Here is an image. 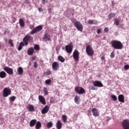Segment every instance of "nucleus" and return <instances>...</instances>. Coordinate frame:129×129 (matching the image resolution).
Masks as SVG:
<instances>
[{"instance_id": "f257e3e1", "label": "nucleus", "mask_w": 129, "mask_h": 129, "mask_svg": "<svg viewBox=\"0 0 129 129\" xmlns=\"http://www.w3.org/2000/svg\"><path fill=\"white\" fill-rule=\"evenodd\" d=\"M111 45L112 48L116 50H121V49H122V43L119 41L113 40L111 42Z\"/></svg>"}, {"instance_id": "f03ea898", "label": "nucleus", "mask_w": 129, "mask_h": 129, "mask_svg": "<svg viewBox=\"0 0 129 129\" xmlns=\"http://www.w3.org/2000/svg\"><path fill=\"white\" fill-rule=\"evenodd\" d=\"M23 43L25 46H28L29 43H32L34 41V38L31 35H26L23 38Z\"/></svg>"}, {"instance_id": "7ed1b4c3", "label": "nucleus", "mask_w": 129, "mask_h": 129, "mask_svg": "<svg viewBox=\"0 0 129 129\" xmlns=\"http://www.w3.org/2000/svg\"><path fill=\"white\" fill-rule=\"evenodd\" d=\"M86 52L88 55V56H92L94 55V51L93 50V48L91 46L88 45L86 47Z\"/></svg>"}, {"instance_id": "20e7f679", "label": "nucleus", "mask_w": 129, "mask_h": 129, "mask_svg": "<svg viewBox=\"0 0 129 129\" xmlns=\"http://www.w3.org/2000/svg\"><path fill=\"white\" fill-rule=\"evenodd\" d=\"M75 91L78 94H84L86 92V91L84 90V89L80 86H76L75 88Z\"/></svg>"}, {"instance_id": "39448f33", "label": "nucleus", "mask_w": 129, "mask_h": 129, "mask_svg": "<svg viewBox=\"0 0 129 129\" xmlns=\"http://www.w3.org/2000/svg\"><path fill=\"white\" fill-rule=\"evenodd\" d=\"M74 25L76 29H77L78 31H80V32H82V31H83V25H82V24H81L80 22L78 21H76Z\"/></svg>"}, {"instance_id": "423d86ee", "label": "nucleus", "mask_w": 129, "mask_h": 129, "mask_svg": "<svg viewBox=\"0 0 129 129\" xmlns=\"http://www.w3.org/2000/svg\"><path fill=\"white\" fill-rule=\"evenodd\" d=\"M66 51L69 54H71L72 51H73V43L70 42L69 45H67L65 47Z\"/></svg>"}, {"instance_id": "0eeeda50", "label": "nucleus", "mask_w": 129, "mask_h": 129, "mask_svg": "<svg viewBox=\"0 0 129 129\" xmlns=\"http://www.w3.org/2000/svg\"><path fill=\"white\" fill-rule=\"evenodd\" d=\"M11 94H12V91L10 88H5L3 90V96L4 97H8V96L11 95Z\"/></svg>"}, {"instance_id": "6e6552de", "label": "nucleus", "mask_w": 129, "mask_h": 129, "mask_svg": "<svg viewBox=\"0 0 129 129\" xmlns=\"http://www.w3.org/2000/svg\"><path fill=\"white\" fill-rule=\"evenodd\" d=\"M42 29H43L42 25H39L31 31V35H34V34L38 33V32H40V31H42Z\"/></svg>"}, {"instance_id": "1a4fd4ad", "label": "nucleus", "mask_w": 129, "mask_h": 129, "mask_svg": "<svg viewBox=\"0 0 129 129\" xmlns=\"http://www.w3.org/2000/svg\"><path fill=\"white\" fill-rule=\"evenodd\" d=\"M52 68L53 71H58L60 68V64L57 61H54L52 63Z\"/></svg>"}, {"instance_id": "9d476101", "label": "nucleus", "mask_w": 129, "mask_h": 129, "mask_svg": "<svg viewBox=\"0 0 129 129\" xmlns=\"http://www.w3.org/2000/svg\"><path fill=\"white\" fill-rule=\"evenodd\" d=\"M123 129H129V119H125L122 122Z\"/></svg>"}, {"instance_id": "9b49d317", "label": "nucleus", "mask_w": 129, "mask_h": 129, "mask_svg": "<svg viewBox=\"0 0 129 129\" xmlns=\"http://www.w3.org/2000/svg\"><path fill=\"white\" fill-rule=\"evenodd\" d=\"M73 57L75 61L79 60V52L77 50H75L73 53Z\"/></svg>"}, {"instance_id": "f8f14e48", "label": "nucleus", "mask_w": 129, "mask_h": 129, "mask_svg": "<svg viewBox=\"0 0 129 129\" xmlns=\"http://www.w3.org/2000/svg\"><path fill=\"white\" fill-rule=\"evenodd\" d=\"M4 70L8 74H9V75H13V74H14V70L12 68H9L8 67H5Z\"/></svg>"}, {"instance_id": "ddd939ff", "label": "nucleus", "mask_w": 129, "mask_h": 129, "mask_svg": "<svg viewBox=\"0 0 129 129\" xmlns=\"http://www.w3.org/2000/svg\"><path fill=\"white\" fill-rule=\"evenodd\" d=\"M93 84L95 87H103V84L102 83L99 81H95Z\"/></svg>"}, {"instance_id": "4468645a", "label": "nucleus", "mask_w": 129, "mask_h": 129, "mask_svg": "<svg viewBox=\"0 0 129 129\" xmlns=\"http://www.w3.org/2000/svg\"><path fill=\"white\" fill-rule=\"evenodd\" d=\"M38 99L40 102L42 103V104H43V105H46V100L45 99V98H44L43 96L39 95L38 96Z\"/></svg>"}, {"instance_id": "2eb2a0df", "label": "nucleus", "mask_w": 129, "mask_h": 129, "mask_svg": "<svg viewBox=\"0 0 129 129\" xmlns=\"http://www.w3.org/2000/svg\"><path fill=\"white\" fill-rule=\"evenodd\" d=\"M34 52H35V49L33 47H29L27 51V53L29 56H32L34 54Z\"/></svg>"}, {"instance_id": "dca6fc26", "label": "nucleus", "mask_w": 129, "mask_h": 129, "mask_svg": "<svg viewBox=\"0 0 129 129\" xmlns=\"http://www.w3.org/2000/svg\"><path fill=\"white\" fill-rule=\"evenodd\" d=\"M49 111V106L46 105L45 107L42 109L41 113L42 114H46Z\"/></svg>"}, {"instance_id": "f3484780", "label": "nucleus", "mask_w": 129, "mask_h": 129, "mask_svg": "<svg viewBox=\"0 0 129 129\" xmlns=\"http://www.w3.org/2000/svg\"><path fill=\"white\" fill-rule=\"evenodd\" d=\"M50 38L51 37L50 36V35H49L48 33H45L44 34L43 39V40H44V41H45V42H48V41H50Z\"/></svg>"}, {"instance_id": "a211bd4d", "label": "nucleus", "mask_w": 129, "mask_h": 129, "mask_svg": "<svg viewBox=\"0 0 129 129\" xmlns=\"http://www.w3.org/2000/svg\"><path fill=\"white\" fill-rule=\"evenodd\" d=\"M92 111L93 112V114L94 116H99V113L98 112V110L95 108H93L92 110Z\"/></svg>"}, {"instance_id": "6ab92c4d", "label": "nucleus", "mask_w": 129, "mask_h": 129, "mask_svg": "<svg viewBox=\"0 0 129 129\" xmlns=\"http://www.w3.org/2000/svg\"><path fill=\"white\" fill-rule=\"evenodd\" d=\"M37 123V120L36 119H32L30 121L29 124L31 127H33L36 125Z\"/></svg>"}, {"instance_id": "aec40b11", "label": "nucleus", "mask_w": 129, "mask_h": 129, "mask_svg": "<svg viewBox=\"0 0 129 129\" xmlns=\"http://www.w3.org/2000/svg\"><path fill=\"white\" fill-rule=\"evenodd\" d=\"M27 108L29 111H30V112H33L35 111V108L34 107V106H33V105L29 104Z\"/></svg>"}, {"instance_id": "412c9836", "label": "nucleus", "mask_w": 129, "mask_h": 129, "mask_svg": "<svg viewBox=\"0 0 129 129\" xmlns=\"http://www.w3.org/2000/svg\"><path fill=\"white\" fill-rule=\"evenodd\" d=\"M118 99L120 102H124V96L122 94L119 95L118 97Z\"/></svg>"}, {"instance_id": "4be33fe9", "label": "nucleus", "mask_w": 129, "mask_h": 129, "mask_svg": "<svg viewBox=\"0 0 129 129\" xmlns=\"http://www.w3.org/2000/svg\"><path fill=\"white\" fill-rule=\"evenodd\" d=\"M18 75H22L24 73V70L22 67H19L17 70Z\"/></svg>"}, {"instance_id": "5701e85b", "label": "nucleus", "mask_w": 129, "mask_h": 129, "mask_svg": "<svg viewBox=\"0 0 129 129\" xmlns=\"http://www.w3.org/2000/svg\"><path fill=\"white\" fill-rule=\"evenodd\" d=\"M7 77V73L4 71L0 72V78H6Z\"/></svg>"}, {"instance_id": "b1692460", "label": "nucleus", "mask_w": 129, "mask_h": 129, "mask_svg": "<svg viewBox=\"0 0 129 129\" xmlns=\"http://www.w3.org/2000/svg\"><path fill=\"white\" fill-rule=\"evenodd\" d=\"M41 126H42V123L40 121L36 122V124L35 125L36 129H40L41 128Z\"/></svg>"}, {"instance_id": "393cba45", "label": "nucleus", "mask_w": 129, "mask_h": 129, "mask_svg": "<svg viewBox=\"0 0 129 129\" xmlns=\"http://www.w3.org/2000/svg\"><path fill=\"white\" fill-rule=\"evenodd\" d=\"M19 24L21 27H25V22H24V20L23 19L20 18L19 19Z\"/></svg>"}, {"instance_id": "a878e982", "label": "nucleus", "mask_w": 129, "mask_h": 129, "mask_svg": "<svg viewBox=\"0 0 129 129\" xmlns=\"http://www.w3.org/2000/svg\"><path fill=\"white\" fill-rule=\"evenodd\" d=\"M56 126L57 128L58 129H61L62 127V123H61V121L60 120H58L56 123Z\"/></svg>"}, {"instance_id": "bb28decb", "label": "nucleus", "mask_w": 129, "mask_h": 129, "mask_svg": "<svg viewBox=\"0 0 129 129\" xmlns=\"http://www.w3.org/2000/svg\"><path fill=\"white\" fill-rule=\"evenodd\" d=\"M25 46V43H24V42H21L20 43L19 46L18 48V51H21V50H22V49H23V47Z\"/></svg>"}, {"instance_id": "cd10ccee", "label": "nucleus", "mask_w": 129, "mask_h": 129, "mask_svg": "<svg viewBox=\"0 0 129 129\" xmlns=\"http://www.w3.org/2000/svg\"><path fill=\"white\" fill-rule=\"evenodd\" d=\"M58 60L60 62H61V63H64V62H65V58H64V57H63L62 56H58Z\"/></svg>"}, {"instance_id": "c85d7f7f", "label": "nucleus", "mask_w": 129, "mask_h": 129, "mask_svg": "<svg viewBox=\"0 0 129 129\" xmlns=\"http://www.w3.org/2000/svg\"><path fill=\"white\" fill-rule=\"evenodd\" d=\"M80 99V98L78 96H76L75 97V102H76L77 104H79V103H80V102L79 101Z\"/></svg>"}, {"instance_id": "c756f323", "label": "nucleus", "mask_w": 129, "mask_h": 129, "mask_svg": "<svg viewBox=\"0 0 129 129\" xmlns=\"http://www.w3.org/2000/svg\"><path fill=\"white\" fill-rule=\"evenodd\" d=\"M115 15H116V14L110 13L108 15L109 19H112V18H114V17H115Z\"/></svg>"}, {"instance_id": "7c9ffc66", "label": "nucleus", "mask_w": 129, "mask_h": 129, "mask_svg": "<svg viewBox=\"0 0 129 129\" xmlns=\"http://www.w3.org/2000/svg\"><path fill=\"white\" fill-rule=\"evenodd\" d=\"M34 50H36V51H39L40 50V46L38 44H35L34 46Z\"/></svg>"}, {"instance_id": "2f4dec72", "label": "nucleus", "mask_w": 129, "mask_h": 129, "mask_svg": "<svg viewBox=\"0 0 129 129\" xmlns=\"http://www.w3.org/2000/svg\"><path fill=\"white\" fill-rule=\"evenodd\" d=\"M43 92H44V95L46 96V95H48V89L47 88H44L43 89Z\"/></svg>"}, {"instance_id": "473e14b6", "label": "nucleus", "mask_w": 129, "mask_h": 129, "mask_svg": "<svg viewBox=\"0 0 129 129\" xmlns=\"http://www.w3.org/2000/svg\"><path fill=\"white\" fill-rule=\"evenodd\" d=\"M16 98H17V97H16V96H11V97H10L9 98V100H10V101L14 102V101H15V100H16Z\"/></svg>"}, {"instance_id": "72a5a7b5", "label": "nucleus", "mask_w": 129, "mask_h": 129, "mask_svg": "<svg viewBox=\"0 0 129 129\" xmlns=\"http://www.w3.org/2000/svg\"><path fill=\"white\" fill-rule=\"evenodd\" d=\"M62 120L64 122H66V121H67V116H66L65 115H63L62 116Z\"/></svg>"}, {"instance_id": "f704fd0d", "label": "nucleus", "mask_w": 129, "mask_h": 129, "mask_svg": "<svg viewBox=\"0 0 129 129\" xmlns=\"http://www.w3.org/2000/svg\"><path fill=\"white\" fill-rule=\"evenodd\" d=\"M52 126H53V123H52L51 122H49L47 123V127L48 128H50V127H52Z\"/></svg>"}, {"instance_id": "c9c22d12", "label": "nucleus", "mask_w": 129, "mask_h": 129, "mask_svg": "<svg viewBox=\"0 0 129 129\" xmlns=\"http://www.w3.org/2000/svg\"><path fill=\"white\" fill-rule=\"evenodd\" d=\"M111 98H112L113 100L114 101H116L117 100V97H116V96L114 95H112L111 96Z\"/></svg>"}, {"instance_id": "e433bc0d", "label": "nucleus", "mask_w": 129, "mask_h": 129, "mask_svg": "<svg viewBox=\"0 0 129 129\" xmlns=\"http://www.w3.org/2000/svg\"><path fill=\"white\" fill-rule=\"evenodd\" d=\"M114 25H115L116 26H118L119 24V21H118V19H115L114 20Z\"/></svg>"}, {"instance_id": "4c0bfd02", "label": "nucleus", "mask_w": 129, "mask_h": 129, "mask_svg": "<svg viewBox=\"0 0 129 129\" xmlns=\"http://www.w3.org/2000/svg\"><path fill=\"white\" fill-rule=\"evenodd\" d=\"M89 88L90 90H96V88L93 85L90 86Z\"/></svg>"}, {"instance_id": "58836bf2", "label": "nucleus", "mask_w": 129, "mask_h": 129, "mask_svg": "<svg viewBox=\"0 0 129 129\" xmlns=\"http://www.w3.org/2000/svg\"><path fill=\"white\" fill-rule=\"evenodd\" d=\"M115 56V54H114V51H112L110 55V58H114V57Z\"/></svg>"}, {"instance_id": "ea45409f", "label": "nucleus", "mask_w": 129, "mask_h": 129, "mask_svg": "<svg viewBox=\"0 0 129 129\" xmlns=\"http://www.w3.org/2000/svg\"><path fill=\"white\" fill-rule=\"evenodd\" d=\"M51 80L50 79H47L45 81V84H47V85H49V84H51Z\"/></svg>"}, {"instance_id": "a19ab883", "label": "nucleus", "mask_w": 129, "mask_h": 129, "mask_svg": "<svg viewBox=\"0 0 129 129\" xmlns=\"http://www.w3.org/2000/svg\"><path fill=\"white\" fill-rule=\"evenodd\" d=\"M88 23L89 25H93V24H94V22L92 20H90L88 21Z\"/></svg>"}, {"instance_id": "79ce46f5", "label": "nucleus", "mask_w": 129, "mask_h": 129, "mask_svg": "<svg viewBox=\"0 0 129 129\" xmlns=\"http://www.w3.org/2000/svg\"><path fill=\"white\" fill-rule=\"evenodd\" d=\"M9 43L11 45V47H14V43H13L12 39L9 40Z\"/></svg>"}, {"instance_id": "37998d69", "label": "nucleus", "mask_w": 129, "mask_h": 129, "mask_svg": "<svg viewBox=\"0 0 129 129\" xmlns=\"http://www.w3.org/2000/svg\"><path fill=\"white\" fill-rule=\"evenodd\" d=\"M124 69L125 70H128L129 69V65L128 64H126L124 66Z\"/></svg>"}, {"instance_id": "c03bdc74", "label": "nucleus", "mask_w": 129, "mask_h": 129, "mask_svg": "<svg viewBox=\"0 0 129 129\" xmlns=\"http://www.w3.org/2000/svg\"><path fill=\"white\" fill-rule=\"evenodd\" d=\"M109 31V30L108 29V28H107V27H105L104 29V32H105V33H108Z\"/></svg>"}, {"instance_id": "a18cd8bd", "label": "nucleus", "mask_w": 129, "mask_h": 129, "mask_svg": "<svg viewBox=\"0 0 129 129\" xmlns=\"http://www.w3.org/2000/svg\"><path fill=\"white\" fill-rule=\"evenodd\" d=\"M45 74L46 75H50V74H51V71L50 70H47L46 73H45Z\"/></svg>"}, {"instance_id": "49530a36", "label": "nucleus", "mask_w": 129, "mask_h": 129, "mask_svg": "<svg viewBox=\"0 0 129 129\" xmlns=\"http://www.w3.org/2000/svg\"><path fill=\"white\" fill-rule=\"evenodd\" d=\"M34 68H37V67H38V62H37V61L34 62Z\"/></svg>"}, {"instance_id": "de8ad7c7", "label": "nucleus", "mask_w": 129, "mask_h": 129, "mask_svg": "<svg viewBox=\"0 0 129 129\" xmlns=\"http://www.w3.org/2000/svg\"><path fill=\"white\" fill-rule=\"evenodd\" d=\"M36 58H37V56L36 55L33 56L32 57V61H35V60H36Z\"/></svg>"}, {"instance_id": "09e8293b", "label": "nucleus", "mask_w": 129, "mask_h": 129, "mask_svg": "<svg viewBox=\"0 0 129 129\" xmlns=\"http://www.w3.org/2000/svg\"><path fill=\"white\" fill-rule=\"evenodd\" d=\"M47 3H48V0H42V4L43 5H45Z\"/></svg>"}, {"instance_id": "8fccbe9b", "label": "nucleus", "mask_w": 129, "mask_h": 129, "mask_svg": "<svg viewBox=\"0 0 129 129\" xmlns=\"http://www.w3.org/2000/svg\"><path fill=\"white\" fill-rule=\"evenodd\" d=\"M100 32H101V29L99 28L97 29V34H100Z\"/></svg>"}, {"instance_id": "3c124183", "label": "nucleus", "mask_w": 129, "mask_h": 129, "mask_svg": "<svg viewBox=\"0 0 129 129\" xmlns=\"http://www.w3.org/2000/svg\"><path fill=\"white\" fill-rule=\"evenodd\" d=\"M48 13H49V14H52V9L51 8L48 9Z\"/></svg>"}, {"instance_id": "603ef678", "label": "nucleus", "mask_w": 129, "mask_h": 129, "mask_svg": "<svg viewBox=\"0 0 129 129\" xmlns=\"http://www.w3.org/2000/svg\"><path fill=\"white\" fill-rule=\"evenodd\" d=\"M101 59L102 61H103V60H104V59H105V57H104V56H101Z\"/></svg>"}, {"instance_id": "864d4df0", "label": "nucleus", "mask_w": 129, "mask_h": 129, "mask_svg": "<svg viewBox=\"0 0 129 129\" xmlns=\"http://www.w3.org/2000/svg\"><path fill=\"white\" fill-rule=\"evenodd\" d=\"M38 10H39V13H41V8H39Z\"/></svg>"}, {"instance_id": "5fc2aeb1", "label": "nucleus", "mask_w": 129, "mask_h": 129, "mask_svg": "<svg viewBox=\"0 0 129 129\" xmlns=\"http://www.w3.org/2000/svg\"><path fill=\"white\" fill-rule=\"evenodd\" d=\"M73 12H74V10H73Z\"/></svg>"}, {"instance_id": "6e6d98bb", "label": "nucleus", "mask_w": 129, "mask_h": 129, "mask_svg": "<svg viewBox=\"0 0 129 129\" xmlns=\"http://www.w3.org/2000/svg\"><path fill=\"white\" fill-rule=\"evenodd\" d=\"M0 48H1V45H0Z\"/></svg>"}]
</instances>
